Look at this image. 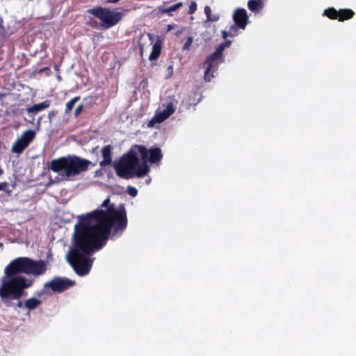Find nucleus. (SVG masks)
I'll return each instance as SVG.
<instances>
[{
  "label": "nucleus",
  "mask_w": 356,
  "mask_h": 356,
  "mask_svg": "<svg viewBox=\"0 0 356 356\" xmlns=\"http://www.w3.org/2000/svg\"><path fill=\"white\" fill-rule=\"evenodd\" d=\"M101 207L106 209H96L79 216L74 226V245L67 258L79 276L89 273L92 264L89 257L106 244L111 232L113 234H122L127 227V211L124 204L117 209L107 197Z\"/></svg>",
  "instance_id": "f257e3e1"
},
{
  "label": "nucleus",
  "mask_w": 356,
  "mask_h": 356,
  "mask_svg": "<svg viewBox=\"0 0 356 356\" xmlns=\"http://www.w3.org/2000/svg\"><path fill=\"white\" fill-rule=\"evenodd\" d=\"M47 270V265L43 260H33L29 257H19L12 261L5 268V277L0 286V298L4 302L8 298H20L24 291L31 287L34 280L26 279L20 273L38 277Z\"/></svg>",
  "instance_id": "f03ea898"
},
{
  "label": "nucleus",
  "mask_w": 356,
  "mask_h": 356,
  "mask_svg": "<svg viewBox=\"0 0 356 356\" xmlns=\"http://www.w3.org/2000/svg\"><path fill=\"white\" fill-rule=\"evenodd\" d=\"M138 154L142 161L147 159V149L143 145H134L118 163L114 164V168L118 177L123 179H129L134 175L143 177L149 172L147 164L140 163Z\"/></svg>",
  "instance_id": "7ed1b4c3"
},
{
  "label": "nucleus",
  "mask_w": 356,
  "mask_h": 356,
  "mask_svg": "<svg viewBox=\"0 0 356 356\" xmlns=\"http://www.w3.org/2000/svg\"><path fill=\"white\" fill-rule=\"evenodd\" d=\"M91 163L90 161L76 155H68L52 160L50 169L54 172L63 171L62 175L71 177L86 171Z\"/></svg>",
  "instance_id": "20e7f679"
},
{
  "label": "nucleus",
  "mask_w": 356,
  "mask_h": 356,
  "mask_svg": "<svg viewBox=\"0 0 356 356\" xmlns=\"http://www.w3.org/2000/svg\"><path fill=\"white\" fill-rule=\"evenodd\" d=\"M86 13L93 15L101 20L100 27L102 29H108L122 19L123 14L120 12L111 10L108 8L95 6L88 9Z\"/></svg>",
  "instance_id": "39448f33"
},
{
  "label": "nucleus",
  "mask_w": 356,
  "mask_h": 356,
  "mask_svg": "<svg viewBox=\"0 0 356 356\" xmlns=\"http://www.w3.org/2000/svg\"><path fill=\"white\" fill-rule=\"evenodd\" d=\"M231 44V41L227 40L221 43L216 48L214 52L211 54L204 62L203 66L205 68L204 79L206 81H210L213 77V72L218 69V60L222 56V51Z\"/></svg>",
  "instance_id": "423d86ee"
},
{
  "label": "nucleus",
  "mask_w": 356,
  "mask_h": 356,
  "mask_svg": "<svg viewBox=\"0 0 356 356\" xmlns=\"http://www.w3.org/2000/svg\"><path fill=\"white\" fill-rule=\"evenodd\" d=\"M75 285V282L67 277L56 276L44 283V289H50L52 293H63Z\"/></svg>",
  "instance_id": "0eeeda50"
},
{
  "label": "nucleus",
  "mask_w": 356,
  "mask_h": 356,
  "mask_svg": "<svg viewBox=\"0 0 356 356\" xmlns=\"http://www.w3.org/2000/svg\"><path fill=\"white\" fill-rule=\"evenodd\" d=\"M35 136V132L33 130H26L15 142L12 147V151L17 154H20L23 152V151L34 140Z\"/></svg>",
  "instance_id": "6e6552de"
},
{
  "label": "nucleus",
  "mask_w": 356,
  "mask_h": 356,
  "mask_svg": "<svg viewBox=\"0 0 356 356\" xmlns=\"http://www.w3.org/2000/svg\"><path fill=\"white\" fill-rule=\"evenodd\" d=\"M323 15L327 16L330 19H338L339 22H344L352 19L355 15V12L350 8L337 10L334 8L331 7L324 10Z\"/></svg>",
  "instance_id": "1a4fd4ad"
},
{
  "label": "nucleus",
  "mask_w": 356,
  "mask_h": 356,
  "mask_svg": "<svg viewBox=\"0 0 356 356\" xmlns=\"http://www.w3.org/2000/svg\"><path fill=\"white\" fill-rule=\"evenodd\" d=\"M233 19L239 29H245L248 19L246 10L243 8L236 9L233 15Z\"/></svg>",
  "instance_id": "9d476101"
},
{
  "label": "nucleus",
  "mask_w": 356,
  "mask_h": 356,
  "mask_svg": "<svg viewBox=\"0 0 356 356\" xmlns=\"http://www.w3.org/2000/svg\"><path fill=\"white\" fill-rule=\"evenodd\" d=\"M163 158L161 149L159 147H151L147 149V159L142 161V163H146L149 161L152 163H159Z\"/></svg>",
  "instance_id": "9b49d317"
},
{
  "label": "nucleus",
  "mask_w": 356,
  "mask_h": 356,
  "mask_svg": "<svg viewBox=\"0 0 356 356\" xmlns=\"http://www.w3.org/2000/svg\"><path fill=\"white\" fill-rule=\"evenodd\" d=\"M112 146L111 145H107L103 147L102 149V154L103 157V160L99 163V165L102 167H105L106 165H109L112 163Z\"/></svg>",
  "instance_id": "f8f14e48"
},
{
  "label": "nucleus",
  "mask_w": 356,
  "mask_h": 356,
  "mask_svg": "<svg viewBox=\"0 0 356 356\" xmlns=\"http://www.w3.org/2000/svg\"><path fill=\"white\" fill-rule=\"evenodd\" d=\"M50 106V101L45 100L40 104H34L27 108L26 111L29 113H37L42 110L47 108Z\"/></svg>",
  "instance_id": "ddd939ff"
},
{
  "label": "nucleus",
  "mask_w": 356,
  "mask_h": 356,
  "mask_svg": "<svg viewBox=\"0 0 356 356\" xmlns=\"http://www.w3.org/2000/svg\"><path fill=\"white\" fill-rule=\"evenodd\" d=\"M162 42L159 40H156L153 44L152 51L149 56V60H156L161 53Z\"/></svg>",
  "instance_id": "4468645a"
},
{
  "label": "nucleus",
  "mask_w": 356,
  "mask_h": 356,
  "mask_svg": "<svg viewBox=\"0 0 356 356\" xmlns=\"http://www.w3.org/2000/svg\"><path fill=\"white\" fill-rule=\"evenodd\" d=\"M42 304V300L36 298L32 297L26 300L24 302V307L30 310H34Z\"/></svg>",
  "instance_id": "2eb2a0df"
},
{
  "label": "nucleus",
  "mask_w": 356,
  "mask_h": 356,
  "mask_svg": "<svg viewBox=\"0 0 356 356\" xmlns=\"http://www.w3.org/2000/svg\"><path fill=\"white\" fill-rule=\"evenodd\" d=\"M19 299V298H13L12 297H10L8 298L7 301L4 302L3 300H1V301L3 303L6 305V307L22 308V307H24V303Z\"/></svg>",
  "instance_id": "dca6fc26"
},
{
  "label": "nucleus",
  "mask_w": 356,
  "mask_h": 356,
  "mask_svg": "<svg viewBox=\"0 0 356 356\" xmlns=\"http://www.w3.org/2000/svg\"><path fill=\"white\" fill-rule=\"evenodd\" d=\"M168 117L167 115L163 112H160L159 113H156L149 121V125L152 127L156 123H161L164 120H165Z\"/></svg>",
  "instance_id": "f3484780"
},
{
  "label": "nucleus",
  "mask_w": 356,
  "mask_h": 356,
  "mask_svg": "<svg viewBox=\"0 0 356 356\" xmlns=\"http://www.w3.org/2000/svg\"><path fill=\"white\" fill-rule=\"evenodd\" d=\"M248 7L252 12H258L262 8V2L260 0H249Z\"/></svg>",
  "instance_id": "a211bd4d"
},
{
  "label": "nucleus",
  "mask_w": 356,
  "mask_h": 356,
  "mask_svg": "<svg viewBox=\"0 0 356 356\" xmlns=\"http://www.w3.org/2000/svg\"><path fill=\"white\" fill-rule=\"evenodd\" d=\"M79 100H80V97L77 96V97L72 98L70 101L67 102V104L65 105V114L70 113L71 112V111L72 110L74 104Z\"/></svg>",
  "instance_id": "6ab92c4d"
},
{
  "label": "nucleus",
  "mask_w": 356,
  "mask_h": 356,
  "mask_svg": "<svg viewBox=\"0 0 356 356\" xmlns=\"http://www.w3.org/2000/svg\"><path fill=\"white\" fill-rule=\"evenodd\" d=\"M183 3L181 2H178L174 5L169 6L168 8H164L161 10L162 13H170V12L175 11L182 7Z\"/></svg>",
  "instance_id": "aec40b11"
},
{
  "label": "nucleus",
  "mask_w": 356,
  "mask_h": 356,
  "mask_svg": "<svg viewBox=\"0 0 356 356\" xmlns=\"http://www.w3.org/2000/svg\"><path fill=\"white\" fill-rule=\"evenodd\" d=\"M175 111V108L174 107V105L172 102L169 103L165 109H164L163 111L167 115V116L169 118Z\"/></svg>",
  "instance_id": "412c9836"
},
{
  "label": "nucleus",
  "mask_w": 356,
  "mask_h": 356,
  "mask_svg": "<svg viewBox=\"0 0 356 356\" xmlns=\"http://www.w3.org/2000/svg\"><path fill=\"white\" fill-rule=\"evenodd\" d=\"M238 29L239 28L237 26V25L236 24L232 25L228 30V31L229 33V36L234 37V36L238 34Z\"/></svg>",
  "instance_id": "4be33fe9"
},
{
  "label": "nucleus",
  "mask_w": 356,
  "mask_h": 356,
  "mask_svg": "<svg viewBox=\"0 0 356 356\" xmlns=\"http://www.w3.org/2000/svg\"><path fill=\"white\" fill-rule=\"evenodd\" d=\"M192 42H193V37H188L183 45V47H182L183 51L189 50Z\"/></svg>",
  "instance_id": "5701e85b"
},
{
  "label": "nucleus",
  "mask_w": 356,
  "mask_h": 356,
  "mask_svg": "<svg viewBox=\"0 0 356 356\" xmlns=\"http://www.w3.org/2000/svg\"><path fill=\"white\" fill-rule=\"evenodd\" d=\"M127 193L131 197H136L138 194V191L135 187L129 186L127 187Z\"/></svg>",
  "instance_id": "b1692460"
},
{
  "label": "nucleus",
  "mask_w": 356,
  "mask_h": 356,
  "mask_svg": "<svg viewBox=\"0 0 356 356\" xmlns=\"http://www.w3.org/2000/svg\"><path fill=\"white\" fill-rule=\"evenodd\" d=\"M197 10V3L195 1H191L188 7V14L192 15L195 13Z\"/></svg>",
  "instance_id": "393cba45"
},
{
  "label": "nucleus",
  "mask_w": 356,
  "mask_h": 356,
  "mask_svg": "<svg viewBox=\"0 0 356 356\" xmlns=\"http://www.w3.org/2000/svg\"><path fill=\"white\" fill-rule=\"evenodd\" d=\"M220 19V17L218 15L216 14V15H211V16L207 18V21L209 22H217Z\"/></svg>",
  "instance_id": "a878e982"
},
{
  "label": "nucleus",
  "mask_w": 356,
  "mask_h": 356,
  "mask_svg": "<svg viewBox=\"0 0 356 356\" xmlns=\"http://www.w3.org/2000/svg\"><path fill=\"white\" fill-rule=\"evenodd\" d=\"M83 106L82 104L81 105H79L76 108H75V111H74V115L75 117H77L79 115L80 113L83 110Z\"/></svg>",
  "instance_id": "bb28decb"
},
{
  "label": "nucleus",
  "mask_w": 356,
  "mask_h": 356,
  "mask_svg": "<svg viewBox=\"0 0 356 356\" xmlns=\"http://www.w3.org/2000/svg\"><path fill=\"white\" fill-rule=\"evenodd\" d=\"M204 13L207 16V19L209 18L211 15V9L209 6H206L204 8Z\"/></svg>",
  "instance_id": "cd10ccee"
},
{
  "label": "nucleus",
  "mask_w": 356,
  "mask_h": 356,
  "mask_svg": "<svg viewBox=\"0 0 356 356\" xmlns=\"http://www.w3.org/2000/svg\"><path fill=\"white\" fill-rule=\"evenodd\" d=\"M8 184L7 182L0 183V191H5L8 192Z\"/></svg>",
  "instance_id": "c85d7f7f"
},
{
  "label": "nucleus",
  "mask_w": 356,
  "mask_h": 356,
  "mask_svg": "<svg viewBox=\"0 0 356 356\" xmlns=\"http://www.w3.org/2000/svg\"><path fill=\"white\" fill-rule=\"evenodd\" d=\"M47 289H44V286H43V289L40 290V291H38L35 292V295L39 297V298H41L44 293H47Z\"/></svg>",
  "instance_id": "c756f323"
},
{
  "label": "nucleus",
  "mask_w": 356,
  "mask_h": 356,
  "mask_svg": "<svg viewBox=\"0 0 356 356\" xmlns=\"http://www.w3.org/2000/svg\"><path fill=\"white\" fill-rule=\"evenodd\" d=\"M222 38L226 39L228 36H229V33L228 31H222Z\"/></svg>",
  "instance_id": "7c9ffc66"
},
{
  "label": "nucleus",
  "mask_w": 356,
  "mask_h": 356,
  "mask_svg": "<svg viewBox=\"0 0 356 356\" xmlns=\"http://www.w3.org/2000/svg\"><path fill=\"white\" fill-rule=\"evenodd\" d=\"M55 115V113H54V111L50 112V113H49V118H51V116H53V115Z\"/></svg>",
  "instance_id": "2f4dec72"
},
{
  "label": "nucleus",
  "mask_w": 356,
  "mask_h": 356,
  "mask_svg": "<svg viewBox=\"0 0 356 356\" xmlns=\"http://www.w3.org/2000/svg\"><path fill=\"white\" fill-rule=\"evenodd\" d=\"M168 70L170 71V75L172 74V66H169L168 67Z\"/></svg>",
  "instance_id": "473e14b6"
},
{
  "label": "nucleus",
  "mask_w": 356,
  "mask_h": 356,
  "mask_svg": "<svg viewBox=\"0 0 356 356\" xmlns=\"http://www.w3.org/2000/svg\"><path fill=\"white\" fill-rule=\"evenodd\" d=\"M148 36H149L150 40H153V37H152V35L151 34L149 33Z\"/></svg>",
  "instance_id": "72a5a7b5"
},
{
  "label": "nucleus",
  "mask_w": 356,
  "mask_h": 356,
  "mask_svg": "<svg viewBox=\"0 0 356 356\" xmlns=\"http://www.w3.org/2000/svg\"><path fill=\"white\" fill-rule=\"evenodd\" d=\"M97 149H98V147H96L93 148L92 149V152H95L96 150H97Z\"/></svg>",
  "instance_id": "f704fd0d"
},
{
  "label": "nucleus",
  "mask_w": 356,
  "mask_h": 356,
  "mask_svg": "<svg viewBox=\"0 0 356 356\" xmlns=\"http://www.w3.org/2000/svg\"><path fill=\"white\" fill-rule=\"evenodd\" d=\"M140 51H141V53L143 52V47L141 45H140Z\"/></svg>",
  "instance_id": "c9c22d12"
},
{
  "label": "nucleus",
  "mask_w": 356,
  "mask_h": 356,
  "mask_svg": "<svg viewBox=\"0 0 356 356\" xmlns=\"http://www.w3.org/2000/svg\"><path fill=\"white\" fill-rule=\"evenodd\" d=\"M1 172H2V170H0V175L1 174Z\"/></svg>",
  "instance_id": "e433bc0d"
},
{
  "label": "nucleus",
  "mask_w": 356,
  "mask_h": 356,
  "mask_svg": "<svg viewBox=\"0 0 356 356\" xmlns=\"http://www.w3.org/2000/svg\"><path fill=\"white\" fill-rule=\"evenodd\" d=\"M1 245H2V244L0 243V246H1Z\"/></svg>",
  "instance_id": "4c0bfd02"
},
{
  "label": "nucleus",
  "mask_w": 356,
  "mask_h": 356,
  "mask_svg": "<svg viewBox=\"0 0 356 356\" xmlns=\"http://www.w3.org/2000/svg\"><path fill=\"white\" fill-rule=\"evenodd\" d=\"M260 1H261V2H262V0H260Z\"/></svg>",
  "instance_id": "58836bf2"
}]
</instances>
